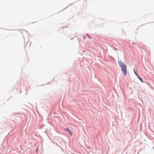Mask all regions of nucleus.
<instances>
[{"label":"nucleus","mask_w":154,"mask_h":154,"mask_svg":"<svg viewBox=\"0 0 154 154\" xmlns=\"http://www.w3.org/2000/svg\"><path fill=\"white\" fill-rule=\"evenodd\" d=\"M134 73L135 74L137 75V76H138V75L135 72V71H134Z\"/></svg>","instance_id":"obj_4"},{"label":"nucleus","mask_w":154,"mask_h":154,"mask_svg":"<svg viewBox=\"0 0 154 154\" xmlns=\"http://www.w3.org/2000/svg\"><path fill=\"white\" fill-rule=\"evenodd\" d=\"M118 63L121 67V70L123 73L124 74V75H127V71L126 65L121 60L119 61Z\"/></svg>","instance_id":"obj_1"},{"label":"nucleus","mask_w":154,"mask_h":154,"mask_svg":"<svg viewBox=\"0 0 154 154\" xmlns=\"http://www.w3.org/2000/svg\"><path fill=\"white\" fill-rule=\"evenodd\" d=\"M137 78L140 80L141 81V82L143 83V81L142 79H141L140 77L139 76H137Z\"/></svg>","instance_id":"obj_3"},{"label":"nucleus","mask_w":154,"mask_h":154,"mask_svg":"<svg viewBox=\"0 0 154 154\" xmlns=\"http://www.w3.org/2000/svg\"><path fill=\"white\" fill-rule=\"evenodd\" d=\"M65 130V131H66L68 132L70 134L71 136H72V131L70 130L69 128H66Z\"/></svg>","instance_id":"obj_2"}]
</instances>
